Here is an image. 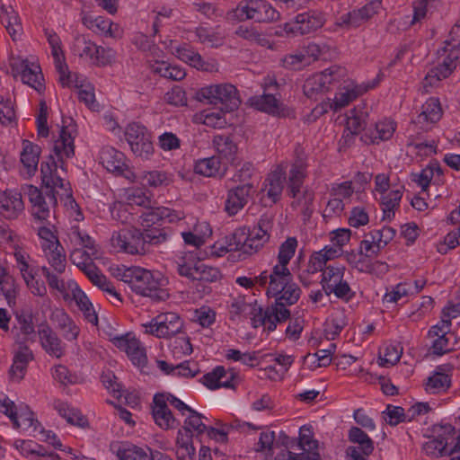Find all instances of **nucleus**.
<instances>
[{"label":"nucleus","mask_w":460,"mask_h":460,"mask_svg":"<svg viewBox=\"0 0 460 460\" xmlns=\"http://www.w3.org/2000/svg\"><path fill=\"white\" fill-rule=\"evenodd\" d=\"M58 164L55 156L50 154L40 164L41 187L45 188V195L42 190L33 185H27L24 193L28 196L32 207V215L40 221H45L49 217V205L58 206L56 188L64 189V180L57 174Z\"/></svg>","instance_id":"f257e3e1"},{"label":"nucleus","mask_w":460,"mask_h":460,"mask_svg":"<svg viewBox=\"0 0 460 460\" xmlns=\"http://www.w3.org/2000/svg\"><path fill=\"white\" fill-rule=\"evenodd\" d=\"M171 230L166 227H152L139 230L123 231L113 234L112 245L129 254L143 255L150 252L152 246L160 245L169 240Z\"/></svg>","instance_id":"f03ea898"},{"label":"nucleus","mask_w":460,"mask_h":460,"mask_svg":"<svg viewBox=\"0 0 460 460\" xmlns=\"http://www.w3.org/2000/svg\"><path fill=\"white\" fill-rule=\"evenodd\" d=\"M122 278L128 283L133 292L147 296L155 302L165 301L169 298L168 291L164 288L167 284L159 271H150L140 267H131L126 270Z\"/></svg>","instance_id":"7ed1b4c3"},{"label":"nucleus","mask_w":460,"mask_h":460,"mask_svg":"<svg viewBox=\"0 0 460 460\" xmlns=\"http://www.w3.org/2000/svg\"><path fill=\"white\" fill-rule=\"evenodd\" d=\"M194 97L197 101L207 104H221L220 110L226 112L234 111L241 103L237 89L231 84L202 87L195 93Z\"/></svg>","instance_id":"20e7f679"},{"label":"nucleus","mask_w":460,"mask_h":460,"mask_svg":"<svg viewBox=\"0 0 460 460\" xmlns=\"http://www.w3.org/2000/svg\"><path fill=\"white\" fill-rule=\"evenodd\" d=\"M228 15L239 22L253 20L256 22H272L280 17V13L267 0H241Z\"/></svg>","instance_id":"39448f33"},{"label":"nucleus","mask_w":460,"mask_h":460,"mask_svg":"<svg viewBox=\"0 0 460 460\" xmlns=\"http://www.w3.org/2000/svg\"><path fill=\"white\" fill-rule=\"evenodd\" d=\"M301 293V288L293 281L290 271H272L271 280L266 290L268 297H274V302H280L287 307L296 304Z\"/></svg>","instance_id":"423d86ee"},{"label":"nucleus","mask_w":460,"mask_h":460,"mask_svg":"<svg viewBox=\"0 0 460 460\" xmlns=\"http://www.w3.org/2000/svg\"><path fill=\"white\" fill-rule=\"evenodd\" d=\"M251 314V324L253 328L264 327L269 332L276 330L278 323H282L290 318L291 313L280 302H273L263 309L258 305L257 300L253 302Z\"/></svg>","instance_id":"0eeeda50"},{"label":"nucleus","mask_w":460,"mask_h":460,"mask_svg":"<svg viewBox=\"0 0 460 460\" xmlns=\"http://www.w3.org/2000/svg\"><path fill=\"white\" fill-rule=\"evenodd\" d=\"M270 237V234L259 231L256 226L252 229L238 228L228 238L226 251H239L243 254L251 255L257 252Z\"/></svg>","instance_id":"6e6552de"},{"label":"nucleus","mask_w":460,"mask_h":460,"mask_svg":"<svg viewBox=\"0 0 460 460\" xmlns=\"http://www.w3.org/2000/svg\"><path fill=\"white\" fill-rule=\"evenodd\" d=\"M346 76V69L332 66L321 74L307 78L303 85V92L308 98H314L317 93H325L331 90V85L339 83Z\"/></svg>","instance_id":"1a4fd4ad"},{"label":"nucleus","mask_w":460,"mask_h":460,"mask_svg":"<svg viewBox=\"0 0 460 460\" xmlns=\"http://www.w3.org/2000/svg\"><path fill=\"white\" fill-rule=\"evenodd\" d=\"M125 137L133 154L145 160L154 154L151 132L142 124L130 123L125 130Z\"/></svg>","instance_id":"9d476101"},{"label":"nucleus","mask_w":460,"mask_h":460,"mask_svg":"<svg viewBox=\"0 0 460 460\" xmlns=\"http://www.w3.org/2000/svg\"><path fill=\"white\" fill-rule=\"evenodd\" d=\"M146 327V333L157 338L169 339L181 332L183 321L176 313L167 312L153 318Z\"/></svg>","instance_id":"9b49d317"},{"label":"nucleus","mask_w":460,"mask_h":460,"mask_svg":"<svg viewBox=\"0 0 460 460\" xmlns=\"http://www.w3.org/2000/svg\"><path fill=\"white\" fill-rule=\"evenodd\" d=\"M324 22V15L322 12L309 10L297 14L294 21L286 22L284 31L287 34H309L322 28Z\"/></svg>","instance_id":"f8f14e48"},{"label":"nucleus","mask_w":460,"mask_h":460,"mask_svg":"<svg viewBox=\"0 0 460 460\" xmlns=\"http://www.w3.org/2000/svg\"><path fill=\"white\" fill-rule=\"evenodd\" d=\"M185 417L183 425L177 432L176 445H181V443H184L182 446L193 445L194 437L202 442V437L208 428L202 419L206 418L195 410H192Z\"/></svg>","instance_id":"ddd939ff"},{"label":"nucleus","mask_w":460,"mask_h":460,"mask_svg":"<svg viewBox=\"0 0 460 460\" xmlns=\"http://www.w3.org/2000/svg\"><path fill=\"white\" fill-rule=\"evenodd\" d=\"M251 105L256 110L279 118H295L292 109L280 102L274 94L263 93L250 99Z\"/></svg>","instance_id":"4468645a"},{"label":"nucleus","mask_w":460,"mask_h":460,"mask_svg":"<svg viewBox=\"0 0 460 460\" xmlns=\"http://www.w3.org/2000/svg\"><path fill=\"white\" fill-rule=\"evenodd\" d=\"M434 438L423 445L426 454L435 457L447 456L448 436L455 433V428L451 424H437L432 428Z\"/></svg>","instance_id":"2eb2a0df"},{"label":"nucleus","mask_w":460,"mask_h":460,"mask_svg":"<svg viewBox=\"0 0 460 460\" xmlns=\"http://www.w3.org/2000/svg\"><path fill=\"white\" fill-rule=\"evenodd\" d=\"M100 163L108 171L118 176H125L129 178L131 171L126 164L125 155L111 146H104L100 151Z\"/></svg>","instance_id":"dca6fc26"},{"label":"nucleus","mask_w":460,"mask_h":460,"mask_svg":"<svg viewBox=\"0 0 460 460\" xmlns=\"http://www.w3.org/2000/svg\"><path fill=\"white\" fill-rule=\"evenodd\" d=\"M238 379L239 376L234 368L226 370L223 366H217L211 372L203 376L202 383L210 390L220 387L234 389Z\"/></svg>","instance_id":"f3484780"},{"label":"nucleus","mask_w":460,"mask_h":460,"mask_svg":"<svg viewBox=\"0 0 460 460\" xmlns=\"http://www.w3.org/2000/svg\"><path fill=\"white\" fill-rule=\"evenodd\" d=\"M164 394L157 393L154 395L152 402V416L156 425L163 429H172L180 426V421L173 416L167 403L164 400Z\"/></svg>","instance_id":"a211bd4d"},{"label":"nucleus","mask_w":460,"mask_h":460,"mask_svg":"<svg viewBox=\"0 0 460 460\" xmlns=\"http://www.w3.org/2000/svg\"><path fill=\"white\" fill-rule=\"evenodd\" d=\"M252 189V183H243L230 189L225 202L226 212L229 216L236 215L248 203Z\"/></svg>","instance_id":"6ab92c4d"},{"label":"nucleus","mask_w":460,"mask_h":460,"mask_svg":"<svg viewBox=\"0 0 460 460\" xmlns=\"http://www.w3.org/2000/svg\"><path fill=\"white\" fill-rule=\"evenodd\" d=\"M227 170V164L216 155L199 159L194 164V172L205 177L223 179Z\"/></svg>","instance_id":"aec40b11"},{"label":"nucleus","mask_w":460,"mask_h":460,"mask_svg":"<svg viewBox=\"0 0 460 460\" xmlns=\"http://www.w3.org/2000/svg\"><path fill=\"white\" fill-rule=\"evenodd\" d=\"M17 70L23 84L30 85L39 93L44 92V76L39 65L31 64L28 60H22L17 65Z\"/></svg>","instance_id":"412c9836"},{"label":"nucleus","mask_w":460,"mask_h":460,"mask_svg":"<svg viewBox=\"0 0 460 460\" xmlns=\"http://www.w3.org/2000/svg\"><path fill=\"white\" fill-rule=\"evenodd\" d=\"M111 450L119 460H154V451L144 449L128 442L112 443Z\"/></svg>","instance_id":"4be33fe9"},{"label":"nucleus","mask_w":460,"mask_h":460,"mask_svg":"<svg viewBox=\"0 0 460 460\" xmlns=\"http://www.w3.org/2000/svg\"><path fill=\"white\" fill-rule=\"evenodd\" d=\"M75 137L72 131L66 126H62L59 137L55 141L53 146V153L61 163L60 168L65 170L66 163L63 157L71 158L75 155Z\"/></svg>","instance_id":"5701e85b"},{"label":"nucleus","mask_w":460,"mask_h":460,"mask_svg":"<svg viewBox=\"0 0 460 460\" xmlns=\"http://www.w3.org/2000/svg\"><path fill=\"white\" fill-rule=\"evenodd\" d=\"M38 333L41 346L49 355L58 358L64 355L62 341L47 323L40 327Z\"/></svg>","instance_id":"b1692460"},{"label":"nucleus","mask_w":460,"mask_h":460,"mask_svg":"<svg viewBox=\"0 0 460 460\" xmlns=\"http://www.w3.org/2000/svg\"><path fill=\"white\" fill-rule=\"evenodd\" d=\"M22 146V150L20 154V160L28 177H31L35 175L38 170L41 147L28 139H23Z\"/></svg>","instance_id":"393cba45"},{"label":"nucleus","mask_w":460,"mask_h":460,"mask_svg":"<svg viewBox=\"0 0 460 460\" xmlns=\"http://www.w3.org/2000/svg\"><path fill=\"white\" fill-rule=\"evenodd\" d=\"M395 131V123L391 120H383L376 123L374 129H369L360 137V140L367 145L379 144L380 141L390 139Z\"/></svg>","instance_id":"a878e982"},{"label":"nucleus","mask_w":460,"mask_h":460,"mask_svg":"<svg viewBox=\"0 0 460 460\" xmlns=\"http://www.w3.org/2000/svg\"><path fill=\"white\" fill-rule=\"evenodd\" d=\"M442 117V109L438 98L430 97L421 107V112L416 117L414 122L424 128L429 124L438 122Z\"/></svg>","instance_id":"bb28decb"},{"label":"nucleus","mask_w":460,"mask_h":460,"mask_svg":"<svg viewBox=\"0 0 460 460\" xmlns=\"http://www.w3.org/2000/svg\"><path fill=\"white\" fill-rule=\"evenodd\" d=\"M212 143L220 160L223 158L231 164H234L238 147L230 135H215Z\"/></svg>","instance_id":"cd10ccee"},{"label":"nucleus","mask_w":460,"mask_h":460,"mask_svg":"<svg viewBox=\"0 0 460 460\" xmlns=\"http://www.w3.org/2000/svg\"><path fill=\"white\" fill-rule=\"evenodd\" d=\"M23 208L20 193L6 192L0 201V217L7 220L15 219L22 212Z\"/></svg>","instance_id":"c85d7f7f"},{"label":"nucleus","mask_w":460,"mask_h":460,"mask_svg":"<svg viewBox=\"0 0 460 460\" xmlns=\"http://www.w3.org/2000/svg\"><path fill=\"white\" fill-rule=\"evenodd\" d=\"M146 226L157 224L160 221L167 219L169 223L181 220V215L175 210L170 209L165 207L150 208L146 212L141 216Z\"/></svg>","instance_id":"c756f323"},{"label":"nucleus","mask_w":460,"mask_h":460,"mask_svg":"<svg viewBox=\"0 0 460 460\" xmlns=\"http://www.w3.org/2000/svg\"><path fill=\"white\" fill-rule=\"evenodd\" d=\"M0 10L1 23L4 26L13 40H16L22 31L18 13L13 10V6H6L4 4H1Z\"/></svg>","instance_id":"7c9ffc66"},{"label":"nucleus","mask_w":460,"mask_h":460,"mask_svg":"<svg viewBox=\"0 0 460 460\" xmlns=\"http://www.w3.org/2000/svg\"><path fill=\"white\" fill-rule=\"evenodd\" d=\"M457 65L451 61L446 56L443 62L438 66L429 69L423 80L424 87L436 86L442 79L447 78L453 71L456 68Z\"/></svg>","instance_id":"2f4dec72"},{"label":"nucleus","mask_w":460,"mask_h":460,"mask_svg":"<svg viewBox=\"0 0 460 460\" xmlns=\"http://www.w3.org/2000/svg\"><path fill=\"white\" fill-rule=\"evenodd\" d=\"M141 184L151 188H166L172 182V179L169 173L163 171H145L138 174Z\"/></svg>","instance_id":"473e14b6"},{"label":"nucleus","mask_w":460,"mask_h":460,"mask_svg":"<svg viewBox=\"0 0 460 460\" xmlns=\"http://www.w3.org/2000/svg\"><path fill=\"white\" fill-rule=\"evenodd\" d=\"M55 410L58 414L64 418L67 423L84 428L88 425L87 419L77 409L70 408L68 403L61 401H57L54 403Z\"/></svg>","instance_id":"72a5a7b5"},{"label":"nucleus","mask_w":460,"mask_h":460,"mask_svg":"<svg viewBox=\"0 0 460 460\" xmlns=\"http://www.w3.org/2000/svg\"><path fill=\"white\" fill-rule=\"evenodd\" d=\"M296 246L297 240L295 237H288L280 244L278 254L279 263L272 268V271H290L287 266L294 256Z\"/></svg>","instance_id":"f704fd0d"},{"label":"nucleus","mask_w":460,"mask_h":460,"mask_svg":"<svg viewBox=\"0 0 460 460\" xmlns=\"http://www.w3.org/2000/svg\"><path fill=\"white\" fill-rule=\"evenodd\" d=\"M72 294L77 306L84 313L85 319L92 324L97 325L98 315L85 293L76 285L72 290Z\"/></svg>","instance_id":"c9c22d12"},{"label":"nucleus","mask_w":460,"mask_h":460,"mask_svg":"<svg viewBox=\"0 0 460 460\" xmlns=\"http://www.w3.org/2000/svg\"><path fill=\"white\" fill-rule=\"evenodd\" d=\"M284 180V173L278 171L270 172L265 180L264 190H266L267 197L270 199L273 203H277L281 198Z\"/></svg>","instance_id":"e433bc0d"},{"label":"nucleus","mask_w":460,"mask_h":460,"mask_svg":"<svg viewBox=\"0 0 460 460\" xmlns=\"http://www.w3.org/2000/svg\"><path fill=\"white\" fill-rule=\"evenodd\" d=\"M20 332L17 334L16 342L25 344L27 341H34L36 332L31 314H21L16 315Z\"/></svg>","instance_id":"4c0bfd02"},{"label":"nucleus","mask_w":460,"mask_h":460,"mask_svg":"<svg viewBox=\"0 0 460 460\" xmlns=\"http://www.w3.org/2000/svg\"><path fill=\"white\" fill-rule=\"evenodd\" d=\"M175 55L179 59L197 69L208 70V63L205 62L201 56L187 44L177 47Z\"/></svg>","instance_id":"58836bf2"},{"label":"nucleus","mask_w":460,"mask_h":460,"mask_svg":"<svg viewBox=\"0 0 460 460\" xmlns=\"http://www.w3.org/2000/svg\"><path fill=\"white\" fill-rule=\"evenodd\" d=\"M48 248L49 250L47 254L49 263L56 272L63 273L66 265V253L58 239H56L55 243L49 244Z\"/></svg>","instance_id":"ea45409f"},{"label":"nucleus","mask_w":460,"mask_h":460,"mask_svg":"<svg viewBox=\"0 0 460 460\" xmlns=\"http://www.w3.org/2000/svg\"><path fill=\"white\" fill-rule=\"evenodd\" d=\"M452 385L451 376L445 373L435 372L428 377L425 390L429 394H440L449 389Z\"/></svg>","instance_id":"a19ab883"},{"label":"nucleus","mask_w":460,"mask_h":460,"mask_svg":"<svg viewBox=\"0 0 460 460\" xmlns=\"http://www.w3.org/2000/svg\"><path fill=\"white\" fill-rule=\"evenodd\" d=\"M349 440L361 446L362 453L370 456L374 451V442L368 435L358 427H351L349 430Z\"/></svg>","instance_id":"79ce46f5"},{"label":"nucleus","mask_w":460,"mask_h":460,"mask_svg":"<svg viewBox=\"0 0 460 460\" xmlns=\"http://www.w3.org/2000/svg\"><path fill=\"white\" fill-rule=\"evenodd\" d=\"M235 34L240 38L254 42L259 46L265 47L268 49L271 48L270 40L263 33L258 31L254 27L239 26L235 31Z\"/></svg>","instance_id":"37998d69"},{"label":"nucleus","mask_w":460,"mask_h":460,"mask_svg":"<svg viewBox=\"0 0 460 460\" xmlns=\"http://www.w3.org/2000/svg\"><path fill=\"white\" fill-rule=\"evenodd\" d=\"M346 316L343 312L332 314L324 323V334L327 340H334L346 326Z\"/></svg>","instance_id":"c03bdc74"},{"label":"nucleus","mask_w":460,"mask_h":460,"mask_svg":"<svg viewBox=\"0 0 460 460\" xmlns=\"http://www.w3.org/2000/svg\"><path fill=\"white\" fill-rule=\"evenodd\" d=\"M402 197V190H393L382 198L384 219L391 220L394 217V209L399 208Z\"/></svg>","instance_id":"a18cd8bd"},{"label":"nucleus","mask_w":460,"mask_h":460,"mask_svg":"<svg viewBox=\"0 0 460 460\" xmlns=\"http://www.w3.org/2000/svg\"><path fill=\"white\" fill-rule=\"evenodd\" d=\"M300 193L301 195L298 194L291 206L292 208L301 206L303 216L306 218H310L314 212V192L308 187H305Z\"/></svg>","instance_id":"49530a36"},{"label":"nucleus","mask_w":460,"mask_h":460,"mask_svg":"<svg viewBox=\"0 0 460 460\" xmlns=\"http://www.w3.org/2000/svg\"><path fill=\"white\" fill-rule=\"evenodd\" d=\"M17 426H13L15 429H22L28 430L30 428H33L36 430L38 426L40 425L38 420L34 419V413L30 410L28 405H20L17 411Z\"/></svg>","instance_id":"de8ad7c7"},{"label":"nucleus","mask_w":460,"mask_h":460,"mask_svg":"<svg viewBox=\"0 0 460 460\" xmlns=\"http://www.w3.org/2000/svg\"><path fill=\"white\" fill-rule=\"evenodd\" d=\"M306 177L307 172L289 171L287 181V193L290 198L296 199L300 194L302 189H304L303 185Z\"/></svg>","instance_id":"09e8293b"},{"label":"nucleus","mask_w":460,"mask_h":460,"mask_svg":"<svg viewBox=\"0 0 460 460\" xmlns=\"http://www.w3.org/2000/svg\"><path fill=\"white\" fill-rule=\"evenodd\" d=\"M382 414L385 422L393 427L402 422H408L407 412L400 406L388 404Z\"/></svg>","instance_id":"8fccbe9b"},{"label":"nucleus","mask_w":460,"mask_h":460,"mask_svg":"<svg viewBox=\"0 0 460 460\" xmlns=\"http://www.w3.org/2000/svg\"><path fill=\"white\" fill-rule=\"evenodd\" d=\"M327 296L332 293L336 297L345 300L346 302L352 299L355 296V292L351 290L349 283L344 281L343 279H339L336 283H332V286H327V291H324Z\"/></svg>","instance_id":"3c124183"},{"label":"nucleus","mask_w":460,"mask_h":460,"mask_svg":"<svg viewBox=\"0 0 460 460\" xmlns=\"http://www.w3.org/2000/svg\"><path fill=\"white\" fill-rule=\"evenodd\" d=\"M367 89L354 87L346 89L344 92L338 93L333 100L334 111L347 106L349 102L362 95Z\"/></svg>","instance_id":"603ef678"},{"label":"nucleus","mask_w":460,"mask_h":460,"mask_svg":"<svg viewBox=\"0 0 460 460\" xmlns=\"http://www.w3.org/2000/svg\"><path fill=\"white\" fill-rule=\"evenodd\" d=\"M55 380L64 385H76L83 382V378L75 373L71 372L66 366L58 365L53 374Z\"/></svg>","instance_id":"864d4df0"},{"label":"nucleus","mask_w":460,"mask_h":460,"mask_svg":"<svg viewBox=\"0 0 460 460\" xmlns=\"http://www.w3.org/2000/svg\"><path fill=\"white\" fill-rule=\"evenodd\" d=\"M155 72L172 81H181L186 76L184 69L178 66L166 64L165 62L159 64V66L155 68Z\"/></svg>","instance_id":"5fc2aeb1"},{"label":"nucleus","mask_w":460,"mask_h":460,"mask_svg":"<svg viewBox=\"0 0 460 460\" xmlns=\"http://www.w3.org/2000/svg\"><path fill=\"white\" fill-rule=\"evenodd\" d=\"M296 445L303 450L310 452H318V442L313 438V432L310 427L303 426L299 430L298 441Z\"/></svg>","instance_id":"6e6d98bb"},{"label":"nucleus","mask_w":460,"mask_h":460,"mask_svg":"<svg viewBox=\"0 0 460 460\" xmlns=\"http://www.w3.org/2000/svg\"><path fill=\"white\" fill-rule=\"evenodd\" d=\"M170 348L173 357L177 358L190 355L193 351L190 338L187 335L176 337L170 344Z\"/></svg>","instance_id":"4d7b16f0"},{"label":"nucleus","mask_w":460,"mask_h":460,"mask_svg":"<svg viewBox=\"0 0 460 460\" xmlns=\"http://www.w3.org/2000/svg\"><path fill=\"white\" fill-rule=\"evenodd\" d=\"M192 254H190L189 257H183L181 259V262H178V273L189 279L195 281L196 274L195 271L199 270V261H195L191 259Z\"/></svg>","instance_id":"13d9d810"},{"label":"nucleus","mask_w":460,"mask_h":460,"mask_svg":"<svg viewBox=\"0 0 460 460\" xmlns=\"http://www.w3.org/2000/svg\"><path fill=\"white\" fill-rule=\"evenodd\" d=\"M344 271V267L327 266L322 275L321 285L323 290L327 291V286H332V284L336 283L339 279H343Z\"/></svg>","instance_id":"bf43d9fd"},{"label":"nucleus","mask_w":460,"mask_h":460,"mask_svg":"<svg viewBox=\"0 0 460 460\" xmlns=\"http://www.w3.org/2000/svg\"><path fill=\"white\" fill-rule=\"evenodd\" d=\"M364 22L366 21L357 9L342 14L338 18L336 24L340 27L358 28Z\"/></svg>","instance_id":"052dcab7"},{"label":"nucleus","mask_w":460,"mask_h":460,"mask_svg":"<svg viewBox=\"0 0 460 460\" xmlns=\"http://www.w3.org/2000/svg\"><path fill=\"white\" fill-rule=\"evenodd\" d=\"M127 355L132 363L138 367H144L147 363L146 349L137 339L135 341L134 346L128 350Z\"/></svg>","instance_id":"680f3d73"},{"label":"nucleus","mask_w":460,"mask_h":460,"mask_svg":"<svg viewBox=\"0 0 460 460\" xmlns=\"http://www.w3.org/2000/svg\"><path fill=\"white\" fill-rule=\"evenodd\" d=\"M282 66L290 70H300L303 68L309 61L306 58V55L304 53H296V54H289L286 55L281 59Z\"/></svg>","instance_id":"e2e57ef3"},{"label":"nucleus","mask_w":460,"mask_h":460,"mask_svg":"<svg viewBox=\"0 0 460 460\" xmlns=\"http://www.w3.org/2000/svg\"><path fill=\"white\" fill-rule=\"evenodd\" d=\"M199 270L195 271L196 280L205 282H214L220 278V271L214 267L205 265L199 260Z\"/></svg>","instance_id":"0e129e2a"},{"label":"nucleus","mask_w":460,"mask_h":460,"mask_svg":"<svg viewBox=\"0 0 460 460\" xmlns=\"http://www.w3.org/2000/svg\"><path fill=\"white\" fill-rule=\"evenodd\" d=\"M0 291L3 293L9 305L14 301L16 297V286L14 279L11 275L6 273L4 277L0 279Z\"/></svg>","instance_id":"69168bd1"},{"label":"nucleus","mask_w":460,"mask_h":460,"mask_svg":"<svg viewBox=\"0 0 460 460\" xmlns=\"http://www.w3.org/2000/svg\"><path fill=\"white\" fill-rule=\"evenodd\" d=\"M194 318L203 328H208L215 323L216 312L208 306H201L195 310Z\"/></svg>","instance_id":"338daca9"},{"label":"nucleus","mask_w":460,"mask_h":460,"mask_svg":"<svg viewBox=\"0 0 460 460\" xmlns=\"http://www.w3.org/2000/svg\"><path fill=\"white\" fill-rule=\"evenodd\" d=\"M320 454L318 452H310L307 455L295 454L288 449L278 453L274 460H319Z\"/></svg>","instance_id":"774afa93"}]
</instances>
